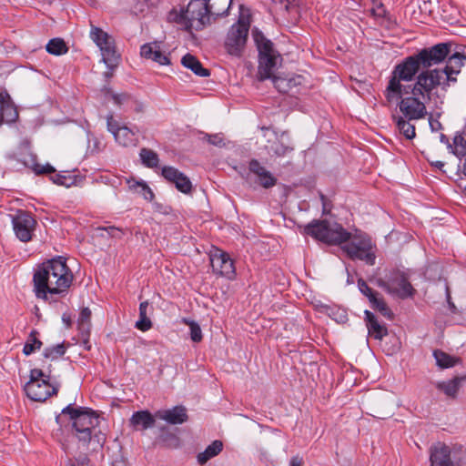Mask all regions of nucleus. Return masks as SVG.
<instances>
[{"instance_id": "43", "label": "nucleus", "mask_w": 466, "mask_h": 466, "mask_svg": "<svg viewBox=\"0 0 466 466\" xmlns=\"http://www.w3.org/2000/svg\"><path fill=\"white\" fill-rule=\"evenodd\" d=\"M190 329V338L194 342H200L202 340V331L198 323L195 321L185 320Z\"/></svg>"}, {"instance_id": "42", "label": "nucleus", "mask_w": 466, "mask_h": 466, "mask_svg": "<svg viewBox=\"0 0 466 466\" xmlns=\"http://www.w3.org/2000/svg\"><path fill=\"white\" fill-rule=\"evenodd\" d=\"M66 348L64 344H57L56 346H52L45 349L44 356L46 358L57 359L65 354Z\"/></svg>"}, {"instance_id": "55", "label": "nucleus", "mask_w": 466, "mask_h": 466, "mask_svg": "<svg viewBox=\"0 0 466 466\" xmlns=\"http://www.w3.org/2000/svg\"><path fill=\"white\" fill-rule=\"evenodd\" d=\"M441 141L442 143L447 144L449 147H452V146H451V145L450 144V142H449L448 137H447L445 135H443V134L441 136Z\"/></svg>"}, {"instance_id": "16", "label": "nucleus", "mask_w": 466, "mask_h": 466, "mask_svg": "<svg viewBox=\"0 0 466 466\" xmlns=\"http://www.w3.org/2000/svg\"><path fill=\"white\" fill-rule=\"evenodd\" d=\"M213 270L218 274L232 279L235 276V267L232 259L226 252L218 250L210 258Z\"/></svg>"}, {"instance_id": "27", "label": "nucleus", "mask_w": 466, "mask_h": 466, "mask_svg": "<svg viewBox=\"0 0 466 466\" xmlns=\"http://www.w3.org/2000/svg\"><path fill=\"white\" fill-rule=\"evenodd\" d=\"M181 64L198 76L206 77L210 75L209 70L203 67L200 61L190 54H187L182 57Z\"/></svg>"}, {"instance_id": "13", "label": "nucleus", "mask_w": 466, "mask_h": 466, "mask_svg": "<svg viewBox=\"0 0 466 466\" xmlns=\"http://www.w3.org/2000/svg\"><path fill=\"white\" fill-rule=\"evenodd\" d=\"M465 62L466 56L460 52H451L448 56L445 67L443 69L434 68L432 70L438 72L440 76V86H441L443 89L449 87L451 83H455L457 81L455 76L461 72Z\"/></svg>"}, {"instance_id": "25", "label": "nucleus", "mask_w": 466, "mask_h": 466, "mask_svg": "<svg viewBox=\"0 0 466 466\" xmlns=\"http://www.w3.org/2000/svg\"><path fill=\"white\" fill-rule=\"evenodd\" d=\"M158 417L170 424H181L187 420V410L183 406L159 411Z\"/></svg>"}, {"instance_id": "52", "label": "nucleus", "mask_w": 466, "mask_h": 466, "mask_svg": "<svg viewBox=\"0 0 466 466\" xmlns=\"http://www.w3.org/2000/svg\"><path fill=\"white\" fill-rule=\"evenodd\" d=\"M302 459L299 456L292 457L289 461V466H302Z\"/></svg>"}, {"instance_id": "41", "label": "nucleus", "mask_w": 466, "mask_h": 466, "mask_svg": "<svg viewBox=\"0 0 466 466\" xmlns=\"http://www.w3.org/2000/svg\"><path fill=\"white\" fill-rule=\"evenodd\" d=\"M77 322L81 330H89L91 325V310L88 308H83L81 309Z\"/></svg>"}, {"instance_id": "6", "label": "nucleus", "mask_w": 466, "mask_h": 466, "mask_svg": "<svg viewBox=\"0 0 466 466\" xmlns=\"http://www.w3.org/2000/svg\"><path fill=\"white\" fill-rule=\"evenodd\" d=\"M252 35L258 51L257 77L259 81L272 80L276 76L278 66L281 64V56L274 48L273 43L267 39L261 32L254 30Z\"/></svg>"}, {"instance_id": "49", "label": "nucleus", "mask_w": 466, "mask_h": 466, "mask_svg": "<svg viewBox=\"0 0 466 466\" xmlns=\"http://www.w3.org/2000/svg\"><path fill=\"white\" fill-rule=\"evenodd\" d=\"M106 231H107L108 235H110L112 238H120L123 235L122 229L115 227H108L104 228Z\"/></svg>"}, {"instance_id": "31", "label": "nucleus", "mask_w": 466, "mask_h": 466, "mask_svg": "<svg viewBox=\"0 0 466 466\" xmlns=\"http://www.w3.org/2000/svg\"><path fill=\"white\" fill-rule=\"evenodd\" d=\"M232 0H207L210 16H220L228 14Z\"/></svg>"}, {"instance_id": "57", "label": "nucleus", "mask_w": 466, "mask_h": 466, "mask_svg": "<svg viewBox=\"0 0 466 466\" xmlns=\"http://www.w3.org/2000/svg\"><path fill=\"white\" fill-rule=\"evenodd\" d=\"M63 320H64L65 322H66V323H67V325H69V319L67 320V319H66V316H63Z\"/></svg>"}, {"instance_id": "44", "label": "nucleus", "mask_w": 466, "mask_h": 466, "mask_svg": "<svg viewBox=\"0 0 466 466\" xmlns=\"http://www.w3.org/2000/svg\"><path fill=\"white\" fill-rule=\"evenodd\" d=\"M358 286H359L360 292L363 295H365L369 299L370 301L372 299V297H375L376 295H378V293L375 292L370 287H369L368 284L362 279H360L358 281Z\"/></svg>"}, {"instance_id": "36", "label": "nucleus", "mask_w": 466, "mask_h": 466, "mask_svg": "<svg viewBox=\"0 0 466 466\" xmlns=\"http://www.w3.org/2000/svg\"><path fill=\"white\" fill-rule=\"evenodd\" d=\"M140 159L147 167H157L158 166L159 158L157 154L152 149L142 148L139 153Z\"/></svg>"}, {"instance_id": "46", "label": "nucleus", "mask_w": 466, "mask_h": 466, "mask_svg": "<svg viewBox=\"0 0 466 466\" xmlns=\"http://www.w3.org/2000/svg\"><path fill=\"white\" fill-rule=\"evenodd\" d=\"M34 171L37 175H39V174H53L55 172V168L49 164H46L45 166L36 164L34 167Z\"/></svg>"}, {"instance_id": "34", "label": "nucleus", "mask_w": 466, "mask_h": 466, "mask_svg": "<svg viewBox=\"0 0 466 466\" xmlns=\"http://www.w3.org/2000/svg\"><path fill=\"white\" fill-rule=\"evenodd\" d=\"M277 12L297 14L299 0H271Z\"/></svg>"}, {"instance_id": "7", "label": "nucleus", "mask_w": 466, "mask_h": 466, "mask_svg": "<svg viewBox=\"0 0 466 466\" xmlns=\"http://www.w3.org/2000/svg\"><path fill=\"white\" fill-rule=\"evenodd\" d=\"M50 380V374H46L42 370H31L30 380L24 388L26 396L34 401H45L50 396L56 395L58 385L51 384Z\"/></svg>"}, {"instance_id": "53", "label": "nucleus", "mask_w": 466, "mask_h": 466, "mask_svg": "<svg viewBox=\"0 0 466 466\" xmlns=\"http://www.w3.org/2000/svg\"><path fill=\"white\" fill-rule=\"evenodd\" d=\"M320 198H321V200H322V204H323V213L326 214V213H329V210L327 208V205H326V199H325V197L324 195H320Z\"/></svg>"}, {"instance_id": "33", "label": "nucleus", "mask_w": 466, "mask_h": 466, "mask_svg": "<svg viewBox=\"0 0 466 466\" xmlns=\"http://www.w3.org/2000/svg\"><path fill=\"white\" fill-rule=\"evenodd\" d=\"M128 187L131 191L143 196L146 200L151 201L154 198V193L151 188L143 181L127 180Z\"/></svg>"}, {"instance_id": "17", "label": "nucleus", "mask_w": 466, "mask_h": 466, "mask_svg": "<svg viewBox=\"0 0 466 466\" xmlns=\"http://www.w3.org/2000/svg\"><path fill=\"white\" fill-rule=\"evenodd\" d=\"M268 145L266 146L268 151L278 157H285L294 150L287 132H282L279 136L274 133V140H268Z\"/></svg>"}, {"instance_id": "23", "label": "nucleus", "mask_w": 466, "mask_h": 466, "mask_svg": "<svg viewBox=\"0 0 466 466\" xmlns=\"http://www.w3.org/2000/svg\"><path fill=\"white\" fill-rule=\"evenodd\" d=\"M140 54L144 58L155 61L161 66L169 64L168 56L161 51L160 46L157 43L143 45Z\"/></svg>"}, {"instance_id": "38", "label": "nucleus", "mask_w": 466, "mask_h": 466, "mask_svg": "<svg viewBox=\"0 0 466 466\" xmlns=\"http://www.w3.org/2000/svg\"><path fill=\"white\" fill-rule=\"evenodd\" d=\"M433 356L436 360V363L441 368H451L453 367L457 363V359L452 358L449 354L441 351L435 350L433 352Z\"/></svg>"}, {"instance_id": "5", "label": "nucleus", "mask_w": 466, "mask_h": 466, "mask_svg": "<svg viewBox=\"0 0 466 466\" xmlns=\"http://www.w3.org/2000/svg\"><path fill=\"white\" fill-rule=\"evenodd\" d=\"M68 415L72 424L71 439H76V450L85 449L91 441L93 431L98 424V418L95 412L87 408L73 407L68 405L62 410L56 420L58 424L64 422V417Z\"/></svg>"}, {"instance_id": "62", "label": "nucleus", "mask_w": 466, "mask_h": 466, "mask_svg": "<svg viewBox=\"0 0 466 466\" xmlns=\"http://www.w3.org/2000/svg\"><path fill=\"white\" fill-rule=\"evenodd\" d=\"M450 305H451V308L455 309V306L453 304L450 303Z\"/></svg>"}, {"instance_id": "30", "label": "nucleus", "mask_w": 466, "mask_h": 466, "mask_svg": "<svg viewBox=\"0 0 466 466\" xmlns=\"http://www.w3.org/2000/svg\"><path fill=\"white\" fill-rule=\"evenodd\" d=\"M222 441L218 440L214 441L204 451L198 454V462L201 465L205 464L208 461L218 455L222 451Z\"/></svg>"}, {"instance_id": "24", "label": "nucleus", "mask_w": 466, "mask_h": 466, "mask_svg": "<svg viewBox=\"0 0 466 466\" xmlns=\"http://www.w3.org/2000/svg\"><path fill=\"white\" fill-rule=\"evenodd\" d=\"M365 320L369 335L375 339L381 340L388 334L387 328L380 324L374 314L369 310H365Z\"/></svg>"}, {"instance_id": "29", "label": "nucleus", "mask_w": 466, "mask_h": 466, "mask_svg": "<svg viewBox=\"0 0 466 466\" xmlns=\"http://www.w3.org/2000/svg\"><path fill=\"white\" fill-rule=\"evenodd\" d=\"M153 309L147 301H143L139 305V319L136 322L135 327L141 331H147L152 327V322L148 317L152 313Z\"/></svg>"}, {"instance_id": "1", "label": "nucleus", "mask_w": 466, "mask_h": 466, "mask_svg": "<svg viewBox=\"0 0 466 466\" xmlns=\"http://www.w3.org/2000/svg\"><path fill=\"white\" fill-rule=\"evenodd\" d=\"M303 232L329 245L344 244L342 250L351 259L362 260L370 266L375 264L376 256L371 238L360 230L352 234L340 224L323 219L311 221L304 227Z\"/></svg>"}, {"instance_id": "9", "label": "nucleus", "mask_w": 466, "mask_h": 466, "mask_svg": "<svg viewBox=\"0 0 466 466\" xmlns=\"http://www.w3.org/2000/svg\"><path fill=\"white\" fill-rule=\"evenodd\" d=\"M378 285L389 294L402 299L412 297L415 292L405 273L400 271H393L385 279H378Z\"/></svg>"}, {"instance_id": "12", "label": "nucleus", "mask_w": 466, "mask_h": 466, "mask_svg": "<svg viewBox=\"0 0 466 466\" xmlns=\"http://www.w3.org/2000/svg\"><path fill=\"white\" fill-rule=\"evenodd\" d=\"M91 39L100 48L102 60L110 69L115 68L119 60L109 35L97 27H92L90 32Z\"/></svg>"}, {"instance_id": "3", "label": "nucleus", "mask_w": 466, "mask_h": 466, "mask_svg": "<svg viewBox=\"0 0 466 466\" xmlns=\"http://www.w3.org/2000/svg\"><path fill=\"white\" fill-rule=\"evenodd\" d=\"M73 275L66 260L59 257L42 263L33 276L34 291L37 299H48L49 296L67 290Z\"/></svg>"}, {"instance_id": "51", "label": "nucleus", "mask_w": 466, "mask_h": 466, "mask_svg": "<svg viewBox=\"0 0 466 466\" xmlns=\"http://www.w3.org/2000/svg\"><path fill=\"white\" fill-rule=\"evenodd\" d=\"M61 443L66 452H69L74 450L72 440H65L64 441H61Z\"/></svg>"}, {"instance_id": "28", "label": "nucleus", "mask_w": 466, "mask_h": 466, "mask_svg": "<svg viewBox=\"0 0 466 466\" xmlns=\"http://www.w3.org/2000/svg\"><path fill=\"white\" fill-rule=\"evenodd\" d=\"M465 377H455L448 381H439L436 388L441 390L446 396L455 398Z\"/></svg>"}, {"instance_id": "21", "label": "nucleus", "mask_w": 466, "mask_h": 466, "mask_svg": "<svg viewBox=\"0 0 466 466\" xmlns=\"http://www.w3.org/2000/svg\"><path fill=\"white\" fill-rule=\"evenodd\" d=\"M431 466H445L453 464L451 460V450L443 443H438L431 448Z\"/></svg>"}, {"instance_id": "40", "label": "nucleus", "mask_w": 466, "mask_h": 466, "mask_svg": "<svg viewBox=\"0 0 466 466\" xmlns=\"http://www.w3.org/2000/svg\"><path fill=\"white\" fill-rule=\"evenodd\" d=\"M452 153L458 157H464L466 155V137L461 134H458L453 138Z\"/></svg>"}, {"instance_id": "45", "label": "nucleus", "mask_w": 466, "mask_h": 466, "mask_svg": "<svg viewBox=\"0 0 466 466\" xmlns=\"http://www.w3.org/2000/svg\"><path fill=\"white\" fill-rule=\"evenodd\" d=\"M204 139H206L210 145L218 147L225 146L224 137L221 136V134L205 135Z\"/></svg>"}, {"instance_id": "8", "label": "nucleus", "mask_w": 466, "mask_h": 466, "mask_svg": "<svg viewBox=\"0 0 466 466\" xmlns=\"http://www.w3.org/2000/svg\"><path fill=\"white\" fill-rule=\"evenodd\" d=\"M250 22L249 15L241 14L236 24L229 28L226 39L225 48L231 56H239L245 47Z\"/></svg>"}, {"instance_id": "60", "label": "nucleus", "mask_w": 466, "mask_h": 466, "mask_svg": "<svg viewBox=\"0 0 466 466\" xmlns=\"http://www.w3.org/2000/svg\"><path fill=\"white\" fill-rule=\"evenodd\" d=\"M432 129H434V127H436V124L430 123Z\"/></svg>"}, {"instance_id": "32", "label": "nucleus", "mask_w": 466, "mask_h": 466, "mask_svg": "<svg viewBox=\"0 0 466 466\" xmlns=\"http://www.w3.org/2000/svg\"><path fill=\"white\" fill-rule=\"evenodd\" d=\"M396 126L400 134L407 139H412L416 136L415 127L403 116H394Z\"/></svg>"}, {"instance_id": "39", "label": "nucleus", "mask_w": 466, "mask_h": 466, "mask_svg": "<svg viewBox=\"0 0 466 466\" xmlns=\"http://www.w3.org/2000/svg\"><path fill=\"white\" fill-rule=\"evenodd\" d=\"M370 302L371 304V307L374 309L380 312L384 317H386L390 319H392L393 313L382 298H379L376 295L375 297H372V299Z\"/></svg>"}, {"instance_id": "15", "label": "nucleus", "mask_w": 466, "mask_h": 466, "mask_svg": "<svg viewBox=\"0 0 466 466\" xmlns=\"http://www.w3.org/2000/svg\"><path fill=\"white\" fill-rule=\"evenodd\" d=\"M107 129L115 137V140L123 147H135L137 143L136 133L127 127H120L113 118L108 116L106 119Z\"/></svg>"}, {"instance_id": "18", "label": "nucleus", "mask_w": 466, "mask_h": 466, "mask_svg": "<svg viewBox=\"0 0 466 466\" xmlns=\"http://www.w3.org/2000/svg\"><path fill=\"white\" fill-rule=\"evenodd\" d=\"M276 89L280 93H295L303 85L304 77L300 75L289 74L287 76H276L272 79Z\"/></svg>"}, {"instance_id": "11", "label": "nucleus", "mask_w": 466, "mask_h": 466, "mask_svg": "<svg viewBox=\"0 0 466 466\" xmlns=\"http://www.w3.org/2000/svg\"><path fill=\"white\" fill-rule=\"evenodd\" d=\"M451 43H440L429 48H423L415 54L423 70L443 62L451 52Z\"/></svg>"}, {"instance_id": "22", "label": "nucleus", "mask_w": 466, "mask_h": 466, "mask_svg": "<svg viewBox=\"0 0 466 466\" xmlns=\"http://www.w3.org/2000/svg\"><path fill=\"white\" fill-rule=\"evenodd\" d=\"M249 170L257 176L259 184L265 187L269 188L276 185L277 179L273 175L266 169L258 160L253 159L249 163Z\"/></svg>"}, {"instance_id": "47", "label": "nucleus", "mask_w": 466, "mask_h": 466, "mask_svg": "<svg viewBox=\"0 0 466 466\" xmlns=\"http://www.w3.org/2000/svg\"><path fill=\"white\" fill-rule=\"evenodd\" d=\"M50 179L55 183V184H57V185H61V186H66L68 187L69 186V183L67 182L68 180H71L70 177H67L66 176H63L61 174H56V175H53L50 177Z\"/></svg>"}, {"instance_id": "2", "label": "nucleus", "mask_w": 466, "mask_h": 466, "mask_svg": "<svg viewBox=\"0 0 466 466\" xmlns=\"http://www.w3.org/2000/svg\"><path fill=\"white\" fill-rule=\"evenodd\" d=\"M440 86V76L435 71H420L413 82V87L398 97L400 112L408 120L423 119L427 114L426 102L432 91Z\"/></svg>"}, {"instance_id": "61", "label": "nucleus", "mask_w": 466, "mask_h": 466, "mask_svg": "<svg viewBox=\"0 0 466 466\" xmlns=\"http://www.w3.org/2000/svg\"><path fill=\"white\" fill-rule=\"evenodd\" d=\"M432 129H434V127H436V124L430 123Z\"/></svg>"}, {"instance_id": "54", "label": "nucleus", "mask_w": 466, "mask_h": 466, "mask_svg": "<svg viewBox=\"0 0 466 466\" xmlns=\"http://www.w3.org/2000/svg\"><path fill=\"white\" fill-rule=\"evenodd\" d=\"M113 466H127V464L123 460H117L113 462Z\"/></svg>"}, {"instance_id": "20", "label": "nucleus", "mask_w": 466, "mask_h": 466, "mask_svg": "<svg viewBox=\"0 0 466 466\" xmlns=\"http://www.w3.org/2000/svg\"><path fill=\"white\" fill-rule=\"evenodd\" d=\"M18 117V113L9 95L0 92V125L3 122L12 123Z\"/></svg>"}, {"instance_id": "26", "label": "nucleus", "mask_w": 466, "mask_h": 466, "mask_svg": "<svg viewBox=\"0 0 466 466\" xmlns=\"http://www.w3.org/2000/svg\"><path fill=\"white\" fill-rule=\"evenodd\" d=\"M155 419L147 410H140L135 412L131 419L130 423L136 430H147L155 424Z\"/></svg>"}, {"instance_id": "37", "label": "nucleus", "mask_w": 466, "mask_h": 466, "mask_svg": "<svg viewBox=\"0 0 466 466\" xmlns=\"http://www.w3.org/2000/svg\"><path fill=\"white\" fill-rule=\"evenodd\" d=\"M38 332L32 330L27 338V340L23 348V353L26 356L32 354L35 350H39L42 342L36 338Z\"/></svg>"}, {"instance_id": "10", "label": "nucleus", "mask_w": 466, "mask_h": 466, "mask_svg": "<svg viewBox=\"0 0 466 466\" xmlns=\"http://www.w3.org/2000/svg\"><path fill=\"white\" fill-rule=\"evenodd\" d=\"M181 15L190 29L201 30L210 23L207 0H191Z\"/></svg>"}, {"instance_id": "48", "label": "nucleus", "mask_w": 466, "mask_h": 466, "mask_svg": "<svg viewBox=\"0 0 466 466\" xmlns=\"http://www.w3.org/2000/svg\"><path fill=\"white\" fill-rule=\"evenodd\" d=\"M372 13L375 16L378 17H385L386 16V8L381 3L374 2V6L372 7Z\"/></svg>"}, {"instance_id": "35", "label": "nucleus", "mask_w": 466, "mask_h": 466, "mask_svg": "<svg viewBox=\"0 0 466 466\" xmlns=\"http://www.w3.org/2000/svg\"><path fill=\"white\" fill-rule=\"evenodd\" d=\"M46 50L54 56H62L68 52V47L64 39L56 37L48 41Z\"/></svg>"}, {"instance_id": "19", "label": "nucleus", "mask_w": 466, "mask_h": 466, "mask_svg": "<svg viewBox=\"0 0 466 466\" xmlns=\"http://www.w3.org/2000/svg\"><path fill=\"white\" fill-rule=\"evenodd\" d=\"M162 176L168 181L175 184L176 187L182 193H189L191 190V182L189 178L173 167H164Z\"/></svg>"}, {"instance_id": "58", "label": "nucleus", "mask_w": 466, "mask_h": 466, "mask_svg": "<svg viewBox=\"0 0 466 466\" xmlns=\"http://www.w3.org/2000/svg\"><path fill=\"white\" fill-rule=\"evenodd\" d=\"M67 466H75V465H74V463L71 461H69L68 463H67Z\"/></svg>"}, {"instance_id": "59", "label": "nucleus", "mask_w": 466, "mask_h": 466, "mask_svg": "<svg viewBox=\"0 0 466 466\" xmlns=\"http://www.w3.org/2000/svg\"><path fill=\"white\" fill-rule=\"evenodd\" d=\"M447 298H448V300H450V299H451V295H450V293H449V290H448V289H447Z\"/></svg>"}, {"instance_id": "4", "label": "nucleus", "mask_w": 466, "mask_h": 466, "mask_svg": "<svg viewBox=\"0 0 466 466\" xmlns=\"http://www.w3.org/2000/svg\"><path fill=\"white\" fill-rule=\"evenodd\" d=\"M420 64L415 55L407 56L397 64L391 71L384 96L388 103H396L398 97L413 87V82L420 73Z\"/></svg>"}, {"instance_id": "56", "label": "nucleus", "mask_w": 466, "mask_h": 466, "mask_svg": "<svg viewBox=\"0 0 466 466\" xmlns=\"http://www.w3.org/2000/svg\"><path fill=\"white\" fill-rule=\"evenodd\" d=\"M432 165H433V166H435V167H438V168H441V167H444V163H443V162H441V161H436V162H434Z\"/></svg>"}, {"instance_id": "50", "label": "nucleus", "mask_w": 466, "mask_h": 466, "mask_svg": "<svg viewBox=\"0 0 466 466\" xmlns=\"http://www.w3.org/2000/svg\"><path fill=\"white\" fill-rule=\"evenodd\" d=\"M127 98V96L126 94H114L112 95V99L116 105H121L126 99Z\"/></svg>"}, {"instance_id": "14", "label": "nucleus", "mask_w": 466, "mask_h": 466, "mask_svg": "<svg viewBox=\"0 0 466 466\" xmlns=\"http://www.w3.org/2000/svg\"><path fill=\"white\" fill-rule=\"evenodd\" d=\"M12 225L16 238L22 242H28L32 238L36 221L29 213L19 210L12 216Z\"/></svg>"}]
</instances>
